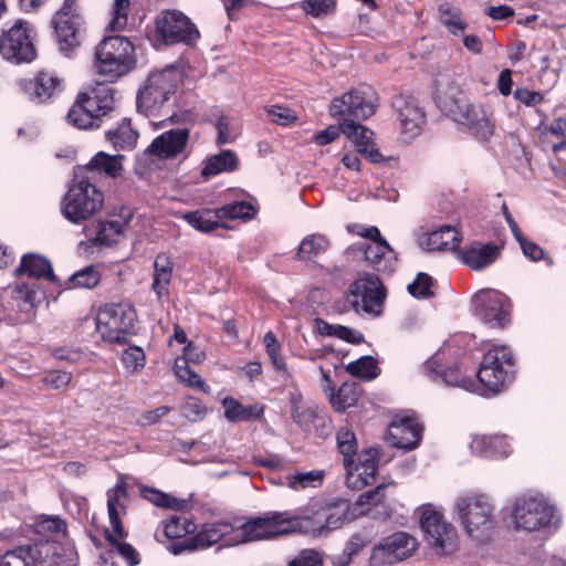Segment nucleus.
Instances as JSON below:
<instances>
[{
    "instance_id": "nucleus-1",
    "label": "nucleus",
    "mask_w": 566,
    "mask_h": 566,
    "mask_svg": "<svg viewBox=\"0 0 566 566\" xmlns=\"http://www.w3.org/2000/svg\"><path fill=\"white\" fill-rule=\"evenodd\" d=\"M453 514L468 537L486 543L496 524L495 505L484 493L469 492L459 495L453 504Z\"/></svg>"
},
{
    "instance_id": "nucleus-2",
    "label": "nucleus",
    "mask_w": 566,
    "mask_h": 566,
    "mask_svg": "<svg viewBox=\"0 0 566 566\" xmlns=\"http://www.w3.org/2000/svg\"><path fill=\"white\" fill-rule=\"evenodd\" d=\"M95 61L98 74L114 82L135 67V48L125 36H107L96 46Z\"/></svg>"
},
{
    "instance_id": "nucleus-3",
    "label": "nucleus",
    "mask_w": 566,
    "mask_h": 566,
    "mask_svg": "<svg viewBox=\"0 0 566 566\" xmlns=\"http://www.w3.org/2000/svg\"><path fill=\"white\" fill-rule=\"evenodd\" d=\"M301 526V520L289 512H272L261 517L251 518L245 523L235 521V546L287 534Z\"/></svg>"
},
{
    "instance_id": "nucleus-4",
    "label": "nucleus",
    "mask_w": 566,
    "mask_h": 566,
    "mask_svg": "<svg viewBox=\"0 0 566 566\" xmlns=\"http://www.w3.org/2000/svg\"><path fill=\"white\" fill-rule=\"evenodd\" d=\"M103 203V193L88 178L75 179L62 199L61 212L70 222L81 223L97 213Z\"/></svg>"
},
{
    "instance_id": "nucleus-5",
    "label": "nucleus",
    "mask_w": 566,
    "mask_h": 566,
    "mask_svg": "<svg viewBox=\"0 0 566 566\" xmlns=\"http://www.w3.org/2000/svg\"><path fill=\"white\" fill-rule=\"evenodd\" d=\"M479 388L483 386L485 391L492 395L502 391L514 378V358L506 346H495L483 356L480 368L476 371Z\"/></svg>"
},
{
    "instance_id": "nucleus-6",
    "label": "nucleus",
    "mask_w": 566,
    "mask_h": 566,
    "mask_svg": "<svg viewBox=\"0 0 566 566\" xmlns=\"http://www.w3.org/2000/svg\"><path fill=\"white\" fill-rule=\"evenodd\" d=\"M136 319V311L130 304H105L98 311L96 328L104 340L124 345L132 334Z\"/></svg>"
},
{
    "instance_id": "nucleus-7",
    "label": "nucleus",
    "mask_w": 566,
    "mask_h": 566,
    "mask_svg": "<svg viewBox=\"0 0 566 566\" xmlns=\"http://www.w3.org/2000/svg\"><path fill=\"white\" fill-rule=\"evenodd\" d=\"M107 494V511L112 531H105V537L113 549L126 560L128 566H136L139 564V554L130 544L119 541L125 536L120 512H125V502L127 500L126 483L118 481Z\"/></svg>"
},
{
    "instance_id": "nucleus-8",
    "label": "nucleus",
    "mask_w": 566,
    "mask_h": 566,
    "mask_svg": "<svg viewBox=\"0 0 566 566\" xmlns=\"http://www.w3.org/2000/svg\"><path fill=\"white\" fill-rule=\"evenodd\" d=\"M180 73L175 67L153 72L137 94V108L146 116H153L175 93Z\"/></svg>"
},
{
    "instance_id": "nucleus-9",
    "label": "nucleus",
    "mask_w": 566,
    "mask_h": 566,
    "mask_svg": "<svg viewBox=\"0 0 566 566\" xmlns=\"http://www.w3.org/2000/svg\"><path fill=\"white\" fill-rule=\"evenodd\" d=\"M61 549L63 553L57 554L54 551V544L50 542L18 546L0 557V566H36L49 560L72 563L75 557L74 548L71 545H64Z\"/></svg>"
},
{
    "instance_id": "nucleus-10",
    "label": "nucleus",
    "mask_w": 566,
    "mask_h": 566,
    "mask_svg": "<svg viewBox=\"0 0 566 566\" xmlns=\"http://www.w3.org/2000/svg\"><path fill=\"white\" fill-rule=\"evenodd\" d=\"M376 111V94L370 87H358L335 97L329 115L346 120H365Z\"/></svg>"
},
{
    "instance_id": "nucleus-11",
    "label": "nucleus",
    "mask_w": 566,
    "mask_h": 566,
    "mask_svg": "<svg viewBox=\"0 0 566 566\" xmlns=\"http://www.w3.org/2000/svg\"><path fill=\"white\" fill-rule=\"evenodd\" d=\"M234 535V522L218 521L206 523L193 536L172 543L169 551L178 555L186 551L207 549L220 542L223 546L231 547L235 546Z\"/></svg>"
},
{
    "instance_id": "nucleus-12",
    "label": "nucleus",
    "mask_w": 566,
    "mask_h": 566,
    "mask_svg": "<svg viewBox=\"0 0 566 566\" xmlns=\"http://www.w3.org/2000/svg\"><path fill=\"white\" fill-rule=\"evenodd\" d=\"M360 237L369 240V242H358L350 247L355 252L361 253L364 261L381 273H391L396 264V254L387 240L381 235L379 229L369 226L364 232H359Z\"/></svg>"
},
{
    "instance_id": "nucleus-13",
    "label": "nucleus",
    "mask_w": 566,
    "mask_h": 566,
    "mask_svg": "<svg viewBox=\"0 0 566 566\" xmlns=\"http://www.w3.org/2000/svg\"><path fill=\"white\" fill-rule=\"evenodd\" d=\"M385 297L378 275L363 273L350 285L347 301L356 313L378 314Z\"/></svg>"
},
{
    "instance_id": "nucleus-14",
    "label": "nucleus",
    "mask_w": 566,
    "mask_h": 566,
    "mask_svg": "<svg viewBox=\"0 0 566 566\" xmlns=\"http://www.w3.org/2000/svg\"><path fill=\"white\" fill-rule=\"evenodd\" d=\"M420 512V526L430 545L443 554L453 553L458 547L455 528L446 522L443 515L431 504L421 506Z\"/></svg>"
},
{
    "instance_id": "nucleus-15",
    "label": "nucleus",
    "mask_w": 566,
    "mask_h": 566,
    "mask_svg": "<svg viewBox=\"0 0 566 566\" xmlns=\"http://www.w3.org/2000/svg\"><path fill=\"white\" fill-rule=\"evenodd\" d=\"M156 32L165 44H193L200 33L195 23L181 11L167 10L156 19Z\"/></svg>"
},
{
    "instance_id": "nucleus-16",
    "label": "nucleus",
    "mask_w": 566,
    "mask_h": 566,
    "mask_svg": "<svg viewBox=\"0 0 566 566\" xmlns=\"http://www.w3.org/2000/svg\"><path fill=\"white\" fill-rule=\"evenodd\" d=\"M511 515L515 527L536 531L551 523L554 509L542 497L521 496L515 500Z\"/></svg>"
},
{
    "instance_id": "nucleus-17",
    "label": "nucleus",
    "mask_w": 566,
    "mask_h": 566,
    "mask_svg": "<svg viewBox=\"0 0 566 566\" xmlns=\"http://www.w3.org/2000/svg\"><path fill=\"white\" fill-rule=\"evenodd\" d=\"M472 304L474 314L492 328H503L509 322L511 303L499 291H480L474 295Z\"/></svg>"
},
{
    "instance_id": "nucleus-18",
    "label": "nucleus",
    "mask_w": 566,
    "mask_h": 566,
    "mask_svg": "<svg viewBox=\"0 0 566 566\" xmlns=\"http://www.w3.org/2000/svg\"><path fill=\"white\" fill-rule=\"evenodd\" d=\"M0 54L14 63L30 62L35 56V50L28 23L17 21L11 29L0 38Z\"/></svg>"
},
{
    "instance_id": "nucleus-19",
    "label": "nucleus",
    "mask_w": 566,
    "mask_h": 566,
    "mask_svg": "<svg viewBox=\"0 0 566 566\" xmlns=\"http://www.w3.org/2000/svg\"><path fill=\"white\" fill-rule=\"evenodd\" d=\"M417 546L418 542L413 536L406 532H396L373 547L370 563L381 566L403 560L412 555Z\"/></svg>"
},
{
    "instance_id": "nucleus-20",
    "label": "nucleus",
    "mask_w": 566,
    "mask_h": 566,
    "mask_svg": "<svg viewBox=\"0 0 566 566\" xmlns=\"http://www.w3.org/2000/svg\"><path fill=\"white\" fill-rule=\"evenodd\" d=\"M452 119L467 126L482 142H489L494 135L495 122L493 113L486 105L467 102Z\"/></svg>"
},
{
    "instance_id": "nucleus-21",
    "label": "nucleus",
    "mask_w": 566,
    "mask_h": 566,
    "mask_svg": "<svg viewBox=\"0 0 566 566\" xmlns=\"http://www.w3.org/2000/svg\"><path fill=\"white\" fill-rule=\"evenodd\" d=\"M109 111V106L99 104L97 96L83 93L78 95L66 114V120L78 129L99 127L101 116L106 115Z\"/></svg>"
},
{
    "instance_id": "nucleus-22",
    "label": "nucleus",
    "mask_w": 566,
    "mask_h": 566,
    "mask_svg": "<svg viewBox=\"0 0 566 566\" xmlns=\"http://www.w3.org/2000/svg\"><path fill=\"white\" fill-rule=\"evenodd\" d=\"M386 488V484H379L375 489L360 494L356 502L350 504L356 518L359 516H369L377 521L390 518L392 506L385 494Z\"/></svg>"
},
{
    "instance_id": "nucleus-23",
    "label": "nucleus",
    "mask_w": 566,
    "mask_h": 566,
    "mask_svg": "<svg viewBox=\"0 0 566 566\" xmlns=\"http://www.w3.org/2000/svg\"><path fill=\"white\" fill-rule=\"evenodd\" d=\"M21 93L31 102L42 104L62 91V80L50 72H39L32 78L18 82Z\"/></svg>"
},
{
    "instance_id": "nucleus-24",
    "label": "nucleus",
    "mask_w": 566,
    "mask_h": 566,
    "mask_svg": "<svg viewBox=\"0 0 566 566\" xmlns=\"http://www.w3.org/2000/svg\"><path fill=\"white\" fill-rule=\"evenodd\" d=\"M392 105L398 114L402 133L409 138L420 135L426 124V114L418 101L412 96L399 95L395 97Z\"/></svg>"
},
{
    "instance_id": "nucleus-25",
    "label": "nucleus",
    "mask_w": 566,
    "mask_h": 566,
    "mask_svg": "<svg viewBox=\"0 0 566 566\" xmlns=\"http://www.w3.org/2000/svg\"><path fill=\"white\" fill-rule=\"evenodd\" d=\"M421 439V427L415 417L397 416L388 428V440L399 449L412 450Z\"/></svg>"
},
{
    "instance_id": "nucleus-26",
    "label": "nucleus",
    "mask_w": 566,
    "mask_h": 566,
    "mask_svg": "<svg viewBox=\"0 0 566 566\" xmlns=\"http://www.w3.org/2000/svg\"><path fill=\"white\" fill-rule=\"evenodd\" d=\"M423 371L433 382L459 387L472 392L479 390V385L472 379L462 377L457 368H442L438 353L424 363Z\"/></svg>"
},
{
    "instance_id": "nucleus-27",
    "label": "nucleus",
    "mask_w": 566,
    "mask_h": 566,
    "mask_svg": "<svg viewBox=\"0 0 566 566\" xmlns=\"http://www.w3.org/2000/svg\"><path fill=\"white\" fill-rule=\"evenodd\" d=\"M188 138V128L170 129L157 136L146 151L160 159H172L185 150Z\"/></svg>"
},
{
    "instance_id": "nucleus-28",
    "label": "nucleus",
    "mask_w": 566,
    "mask_h": 566,
    "mask_svg": "<svg viewBox=\"0 0 566 566\" xmlns=\"http://www.w3.org/2000/svg\"><path fill=\"white\" fill-rule=\"evenodd\" d=\"M359 462L345 467L346 470V485L353 490L363 489L369 485L378 470V459L376 454L368 450L365 454L359 455Z\"/></svg>"
},
{
    "instance_id": "nucleus-29",
    "label": "nucleus",
    "mask_w": 566,
    "mask_h": 566,
    "mask_svg": "<svg viewBox=\"0 0 566 566\" xmlns=\"http://www.w3.org/2000/svg\"><path fill=\"white\" fill-rule=\"evenodd\" d=\"M436 103L438 107L451 118L467 103L465 95L460 86L451 80L438 81Z\"/></svg>"
},
{
    "instance_id": "nucleus-30",
    "label": "nucleus",
    "mask_w": 566,
    "mask_h": 566,
    "mask_svg": "<svg viewBox=\"0 0 566 566\" xmlns=\"http://www.w3.org/2000/svg\"><path fill=\"white\" fill-rule=\"evenodd\" d=\"M500 249L494 243L474 242L461 251L462 262L472 270H482L496 261Z\"/></svg>"
},
{
    "instance_id": "nucleus-31",
    "label": "nucleus",
    "mask_w": 566,
    "mask_h": 566,
    "mask_svg": "<svg viewBox=\"0 0 566 566\" xmlns=\"http://www.w3.org/2000/svg\"><path fill=\"white\" fill-rule=\"evenodd\" d=\"M459 242L458 232L450 226H443L419 239V245L427 251L454 250L459 247Z\"/></svg>"
},
{
    "instance_id": "nucleus-32",
    "label": "nucleus",
    "mask_w": 566,
    "mask_h": 566,
    "mask_svg": "<svg viewBox=\"0 0 566 566\" xmlns=\"http://www.w3.org/2000/svg\"><path fill=\"white\" fill-rule=\"evenodd\" d=\"M470 449L473 453L485 458L506 457L511 452V446L505 436H476L473 438Z\"/></svg>"
},
{
    "instance_id": "nucleus-33",
    "label": "nucleus",
    "mask_w": 566,
    "mask_h": 566,
    "mask_svg": "<svg viewBox=\"0 0 566 566\" xmlns=\"http://www.w3.org/2000/svg\"><path fill=\"white\" fill-rule=\"evenodd\" d=\"M196 525L187 517L171 515L169 518L161 522L156 528L154 537L159 543H165L166 539H180L182 541L186 535L192 533Z\"/></svg>"
},
{
    "instance_id": "nucleus-34",
    "label": "nucleus",
    "mask_w": 566,
    "mask_h": 566,
    "mask_svg": "<svg viewBox=\"0 0 566 566\" xmlns=\"http://www.w3.org/2000/svg\"><path fill=\"white\" fill-rule=\"evenodd\" d=\"M14 272L17 275L25 274L33 279H46L50 282L56 281L50 261L35 253L24 254Z\"/></svg>"
},
{
    "instance_id": "nucleus-35",
    "label": "nucleus",
    "mask_w": 566,
    "mask_h": 566,
    "mask_svg": "<svg viewBox=\"0 0 566 566\" xmlns=\"http://www.w3.org/2000/svg\"><path fill=\"white\" fill-rule=\"evenodd\" d=\"M78 15L55 17L53 19V27L62 52L66 53L78 45Z\"/></svg>"
},
{
    "instance_id": "nucleus-36",
    "label": "nucleus",
    "mask_w": 566,
    "mask_h": 566,
    "mask_svg": "<svg viewBox=\"0 0 566 566\" xmlns=\"http://www.w3.org/2000/svg\"><path fill=\"white\" fill-rule=\"evenodd\" d=\"M324 480L323 470H312L307 472L287 471L284 475L273 480L277 485H285L293 491H301L307 488H317L322 485Z\"/></svg>"
},
{
    "instance_id": "nucleus-37",
    "label": "nucleus",
    "mask_w": 566,
    "mask_h": 566,
    "mask_svg": "<svg viewBox=\"0 0 566 566\" xmlns=\"http://www.w3.org/2000/svg\"><path fill=\"white\" fill-rule=\"evenodd\" d=\"M355 518L352 505L347 501L338 502L325 511L324 523L319 525L318 533L319 535L326 534Z\"/></svg>"
},
{
    "instance_id": "nucleus-38",
    "label": "nucleus",
    "mask_w": 566,
    "mask_h": 566,
    "mask_svg": "<svg viewBox=\"0 0 566 566\" xmlns=\"http://www.w3.org/2000/svg\"><path fill=\"white\" fill-rule=\"evenodd\" d=\"M174 275V263L167 253H159L154 261L153 290L161 297Z\"/></svg>"
},
{
    "instance_id": "nucleus-39",
    "label": "nucleus",
    "mask_w": 566,
    "mask_h": 566,
    "mask_svg": "<svg viewBox=\"0 0 566 566\" xmlns=\"http://www.w3.org/2000/svg\"><path fill=\"white\" fill-rule=\"evenodd\" d=\"M238 157L232 150H222L206 160L205 167L201 169V176L208 179L221 172L233 171L238 168Z\"/></svg>"
},
{
    "instance_id": "nucleus-40",
    "label": "nucleus",
    "mask_w": 566,
    "mask_h": 566,
    "mask_svg": "<svg viewBox=\"0 0 566 566\" xmlns=\"http://www.w3.org/2000/svg\"><path fill=\"white\" fill-rule=\"evenodd\" d=\"M123 156L122 155H108L104 151H98L87 164V171H96L98 174H105L108 177L116 178L123 170Z\"/></svg>"
},
{
    "instance_id": "nucleus-41",
    "label": "nucleus",
    "mask_w": 566,
    "mask_h": 566,
    "mask_svg": "<svg viewBox=\"0 0 566 566\" xmlns=\"http://www.w3.org/2000/svg\"><path fill=\"white\" fill-rule=\"evenodd\" d=\"M182 218L196 230L201 232H210L219 227H223L220 222L221 217L219 210L201 209L197 211L187 212Z\"/></svg>"
},
{
    "instance_id": "nucleus-42",
    "label": "nucleus",
    "mask_w": 566,
    "mask_h": 566,
    "mask_svg": "<svg viewBox=\"0 0 566 566\" xmlns=\"http://www.w3.org/2000/svg\"><path fill=\"white\" fill-rule=\"evenodd\" d=\"M138 138V133L132 128L128 119H123L122 123L115 128L106 132V139L117 150L132 149Z\"/></svg>"
},
{
    "instance_id": "nucleus-43",
    "label": "nucleus",
    "mask_w": 566,
    "mask_h": 566,
    "mask_svg": "<svg viewBox=\"0 0 566 566\" xmlns=\"http://www.w3.org/2000/svg\"><path fill=\"white\" fill-rule=\"evenodd\" d=\"M36 532L46 537L41 542L53 543L54 551L60 554L57 551L59 542L66 537V524L62 518L57 516H51L40 521L36 524Z\"/></svg>"
},
{
    "instance_id": "nucleus-44",
    "label": "nucleus",
    "mask_w": 566,
    "mask_h": 566,
    "mask_svg": "<svg viewBox=\"0 0 566 566\" xmlns=\"http://www.w3.org/2000/svg\"><path fill=\"white\" fill-rule=\"evenodd\" d=\"M374 538L371 530H361L352 535L349 542L346 544L344 552L338 556V564L347 566L353 556L357 555L361 549L368 546Z\"/></svg>"
},
{
    "instance_id": "nucleus-45",
    "label": "nucleus",
    "mask_w": 566,
    "mask_h": 566,
    "mask_svg": "<svg viewBox=\"0 0 566 566\" xmlns=\"http://www.w3.org/2000/svg\"><path fill=\"white\" fill-rule=\"evenodd\" d=\"M342 130L356 146L358 153L374 144V132L354 120L342 123Z\"/></svg>"
},
{
    "instance_id": "nucleus-46",
    "label": "nucleus",
    "mask_w": 566,
    "mask_h": 566,
    "mask_svg": "<svg viewBox=\"0 0 566 566\" xmlns=\"http://www.w3.org/2000/svg\"><path fill=\"white\" fill-rule=\"evenodd\" d=\"M12 297L17 302H22L20 307L21 310L27 311L28 308L35 307V305L41 302L42 293L38 283L21 282L14 286Z\"/></svg>"
},
{
    "instance_id": "nucleus-47",
    "label": "nucleus",
    "mask_w": 566,
    "mask_h": 566,
    "mask_svg": "<svg viewBox=\"0 0 566 566\" xmlns=\"http://www.w3.org/2000/svg\"><path fill=\"white\" fill-rule=\"evenodd\" d=\"M291 415L293 420L304 430H310L316 419V410L313 406L305 403L301 396L291 397Z\"/></svg>"
},
{
    "instance_id": "nucleus-48",
    "label": "nucleus",
    "mask_w": 566,
    "mask_h": 566,
    "mask_svg": "<svg viewBox=\"0 0 566 566\" xmlns=\"http://www.w3.org/2000/svg\"><path fill=\"white\" fill-rule=\"evenodd\" d=\"M224 417L230 421H244L251 418H259L262 409L254 406H244L233 398L223 399Z\"/></svg>"
},
{
    "instance_id": "nucleus-49",
    "label": "nucleus",
    "mask_w": 566,
    "mask_h": 566,
    "mask_svg": "<svg viewBox=\"0 0 566 566\" xmlns=\"http://www.w3.org/2000/svg\"><path fill=\"white\" fill-rule=\"evenodd\" d=\"M329 247L328 239L323 234H310L300 243L297 256L301 260H312Z\"/></svg>"
},
{
    "instance_id": "nucleus-50",
    "label": "nucleus",
    "mask_w": 566,
    "mask_h": 566,
    "mask_svg": "<svg viewBox=\"0 0 566 566\" xmlns=\"http://www.w3.org/2000/svg\"><path fill=\"white\" fill-rule=\"evenodd\" d=\"M175 374L178 379L187 386L199 389L203 392L209 391V387L203 379L188 364L186 357H179L175 360Z\"/></svg>"
},
{
    "instance_id": "nucleus-51",
    "label": "nucleus",
    "mask_w": 566,
    "mask_h": 566,
    "mask_svg": "<svg viewBox=\"0 0 566 566\" xmlns=\"http://www.w3.org/2000/svg\"><path fill=\"white\" fill-rule=\"evenodd\" d=\"M336 440L337 448L344 457V467L353 464L357 452V441L353 430L348 426L342 427L336 434Z\"/></svg>"
},
{
    "instance_id": "nucleus-52",
    "label": "nucleus",
    "mask_w": 566,
    "mask_h": 566,
    "mask_svg": "<svg viewBox=\"0 0 566 566\" xmlns=\"http://www.w3.org/2000/svg\"><path fill=\"white\" fill-rule=\"evenodd\" d=\"M347 373L363 380H373L379 375L377 360L371 356H363L346 366Z\"/></svg>"
},
{
    "instance_id": "nucleus-53",
    "label": "nucleus",
    "mask_w": 566,
    "mask_h": 566,
    "mask_svg": "<svg viewBox=\"0 0 566 566\" xmlns=\"http://www.w3.org/2000/svg\"><path fill=\"white\" fill-rule=\"evenodd\" d=\"M439 20L452 34H459L463 32L467 24L461 19L459 9L451 7L448 3H443L439 7Z\"/></svg>"
},
{
    "instance_id": "nucleus-54",
    "label": "nucleus",
    "mask_w": 566,
    "mask_h": 566,
    "mask_svg": "<svg viewBox=\"0 0 566 566\" xmlns=\"http://www.w3.org/2000/svg\"><path fill=\"white\" fill-rule=\"evenodd\" d=\"M123 226L119 221L98 222L94 227L95 243L111 245L116 242L117 237L122 233Z\"/></svg>"
},
{
    "instance_id": "nucleus-55",
    "label": "nucleus",
    "mask_w": 566,
    "mask_h": 566,
    "mask_svg": "<svg viewBox=\"0 0 566 566\" xmlns=\"http://www.w3.org/2000/svg\"><path fill=\"white\" fill-rule=\"evenodd\" d=\"M222 219H250L254 216L253 206L247 201H235L218 209Z\"/></svg>"
},
{
    "instance_id": "nucleus-56",
    "label": "nucleus",
    "mask_w": 566,
    "mask_h": 566,
    "mask_svg": "<svg viewBox=\"0 0 566 566\" xmlns=\"http://www.w3.org/2000/svg\"><path fill=\"white\" fill-rule=\"evenodd\" d=\"M298 7L308 15L323 18L335 11L336 0H302Z\"/></svg>"
},
{
    "instance_id": "nucleus-57",
    "label": "nucleus",
    "mask_w": 566,
    "mask_h": 566,
    "mask_svg": "<svg viewBox=\"0 0 566 566\" xmlns=\"http://www.w3.org/2000/svg\"><path fill=\"white\" fill-rule=\"evenodd\" d=\"M432 277L427 273H418L416 279L408 285V292L417 298H428L433 295L431 286Z\"/></svg>"
},
{
    "instance_id": "nucleus-58",
    "label": "nucleus",
    "mask_w": 566,
    "mask_h": 566,
    "mask_svg": "<svg viewBox=\"0 0 566 566\" xmlns=\"http://www.w3.org/2000/svg\"><path fill=\"white\" fill-rule=\"evenodd\" d=\"M144 499L164 509H175L181 506V502L156 489L145 488L142 491Z\"/></svg>"
},
{
    "instance_id": "nucleus-59",
    "label": "nucleus",
    "mask_w": 566,
    "mask_h": 566,
    "mask_svg": "<svg viewBox=\"0 0 566 566\" xmlns=\"http://www.w3.org/2000/svg\"><path fill=\"white\" fill-rule=\"evenodd\" d=\"M99 273L94 266H86L74 273L70 281L75 287L92 289L99 282Z\"/></svg>"
},
{
    "instance_id": "nucleus-60",
    "label": "nucleus",
    "mask_w": 566,
    "mask_h": 566,
    "mask_svg": "<svg viewBox=\"0 0 566 566\" xmlns=\"http://www.w3.org/2000/svg\"><path fill=\"white\" fill-rule=\"evenodd\" d=\"M129 0H115L113 8V19L109 28L114 31L123 30L127 24V12Z\"/></svg>"
},
{
    "instance_id": "nucleus-61",
    "label": "nucleus",
    "mask_w": 566,
    "mask_h": 566,
    "mask_svg": "<svg viewBox=\"0 0 566 566\" xmlns=\"http://www.w3.org/2000/svg\"><path fill=\"white\" fill-rule=\"evenodd\" d=\"M207 408L202 401L195 397H188L182 405V415L190 421L201 420Z\"/></svg>"
},
{
    "instance_id": "nucleus-62",
    "label": "nucleus",
    "mask_w": 566,
    "mask_h": 566,
    "mask_svg": "<svg viewBox=\"0 0 566 566\" xmlns=\"http://www.w3.org/2000/svg\"><path fill=\"white\" fill-rule=\"evenodd\" d=\"M127 369L135 371L145 365V353L140 347H129L123 354L122 358Z\"/></svg>"
},
{
    "instance_id": "nucleus-63",
    "label": "nucleus",
    "mask_w": 566,
    "mask_h": 566,
    "mask_svg": "<svg viewBox=\"0 0 566 566\" xmlns=\"http://www.w3.org/2000/svg\"><path fill=\"white\" fill-rule=\"evenodd\" d=\"M356 400V392L354 386L343 385L337 395L333 397L332 402L336 410L340 411L353 405Z\"/></svg>"
},
{
    "instance_id": "nucleus-64",
    "label": "nucleus",
    "mask_w": 566,
    "mask_h": 566,
    "mask_svg": "<svg viewBox=\"0 0 566 566\" xmlns=\"http://www.w3.org/2000/svg\"><path fill=\"white\" fill-rule=\"evenodd\" d=\"M72 380V374L63 370H53L48 373L42 382L52 389H62L66 387Z\"/></svg>"
}]
</instances>
